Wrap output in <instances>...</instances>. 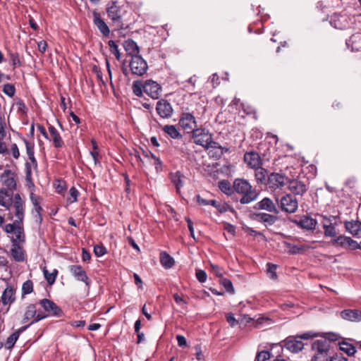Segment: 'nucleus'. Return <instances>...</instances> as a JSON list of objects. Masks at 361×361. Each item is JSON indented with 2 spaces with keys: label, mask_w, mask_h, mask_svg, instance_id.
<instances>
[{
  "label": "nucleus",
  "mask_w": 361,
  "mask_h": 361,
  "mask_svg": "<svg viewBox=\"0 0 361 361\" xmlns=\"http://www.w3.org/2000/svg\"><path fill=\"white\" fill-rule=\"evenodd\" d=\"M233 188L238 193L243 195L240 200L241 204H249L256 200L259 196V192L245 179H236Z\"/></svg>",
  "instance_id": "nucleus-1"
},
{
  "label": "nucleus",
  "mask_w": 361,
  "mask_h": 361,
  "mask_svg": "<svg viewBox=\"0 0 361 361\" xmlns=\"http://www.w3.org/2000/svg\"><path fill=\"white\" fill-rule=\"evenodd\" d=\"M128 6L124 4H120L117 1H110L106 5V13L112 23L123 29L125 27L123 23L125 16L127 13Z\"/></svg>",
  "instance_id": "nucleus-2"
},
{
  "label": "nucleus",
  "mask_w": 361,
  "mask_h": 361,
  "mask_svg": "<svg viewBox=\"0 0 361 361\" xmlns=\"http://www.w3.org/2000/svg\"><path fill=\"white\" fill-rule=\"evenodd\" d=\"M308 171H305L304 166L300 170L301 172L299 175V180H295V195H302L307 190L308 180L313 178L316 176L317 169L313 164H309L305 167Z\"/></svg>",
  "instance_id": "nucleus-3"
},
{
  "label": "nucleus",
  "mask_w": 361,
  "mask_h": 361,
  "mask_svg": "<svg viewBox=\"0 0 361 361\" xmlns=\"http://www.w3.org/2000/svg\"><path fill=\"white\" fill-rule=\"evenodd\" d=\"M312 349L314 351V355L312 358V361L330 360L331 357L329 355V341L326 339L316 340L312 344Z\"/></svg>",
  "instance_id": "nucleus-4"
},
{
  "label": "nucleus",
  "mask_w": 361,
  "mask_h": 361,
  "mask_svg": "<svg viewBox=\"0 0 361 361\" xmlns=\"http://www.w3.org/2000/svg\"><path fill=\"white\" fill-rule=\"evenodd\" d=\"M288 183H291V179L282 171L271 173L268 176L267 187L271 190L281 188Z\"/></svg>",
  "instance_id": "nucleus-5"
},
{
  "label": "nucleus",
  "mask_w": 361,
  "mask_h": 361,
  "mask_svg": "<svg viewBox=\"0 0 361 361\" xmlns=\"http://www.w3.org/2000/svg\"><path fill=\"white\" fill-rule=\"evenodd\" d=\"M47 317L48 314H46L43 311L37 309V304H30L25 308L23 322H27L29 320L32 319L30 324H33L47 318Z\"/></svg>",
  "instance_id": "nucleus-6"
},
{
  "label": "nucleus",
  "mask_w": 361,
  "mask_h": 361,
  "mask_svg": "<svg viewBox=\"0 0 361 361\" xmlns=\"http://www.w3.org/2000/svg\"><path fill=\"white\" fill-rule=\"evenodd\" d=\"M129 66L132 74L138 76L145 74L148 69L146 61L141 56H134L131 58Z\"/></svg>",
  "instance_id": "nucleus-7"
},
{
  "label": "nucleus",
  "mask_w": 361,
  "mask_h": 361,
  "mask_svg": "<svg viewBox=\"0 0 361 361\" xmlns=\"http://www.w3.org/2000/svg\"><path fill=\"white\" fill-rule=\"evenodd\" d=\"M69 271L77 281L85 283L88 292L90 289L92 281L87 276L85 269L80 265H71Z\"/></svg>",
  "instance_id": "nucleus-8"
},
{
  "label": "nucleus",
  "mask_w": 361,
  "mask_h": 361,
  "mask_svg": "<svg viewBox=\"0 0 361 361\" xmlns=\"http://www.w3.org/2000/svg\"><path fill=\"white\" fill-rule=\"evenodd\" d=\"M38 304L44 309V312L46 314L52 315L55 317H61L63 311L59 306L55 302L49 299H42L39 301Z\"/></svg>",
  "instance_id": "nucleus-9"
},
{
  "label": "nucleus",
  "mask_w": 361,
  "mask_h": 361,
  "mask_svg": "<svg viewBox=\"0 0 361 361\" xmlns=\"http://www.w3.org/2000/svg\"><path fill=\"white\" fill-rule=\"evenodd\" d=\"M11 205L13 206L16 222L23 223L25 215V202L19 194L17 193L14 195Z\"/></svg>",
  "instance_id": "nucleus-10"
},
{
  "label": "nucleus",
  "mask_w": 361,
  "mask_h": 361,
  "mask_svg": "<svg viewBox=\"0 0 361 361\" xmlns=\"http://www.w3.org/2000/svg\"><path fill=\"white\" fill-rule=\"evenodd\" d=\"M179 125L188 133H192L197 127L195 116L190 113H182L179 120Z\"/></svg>",
  "instance_id": "nucleus-11"
},
{
  "label": "nucleus",
  "mask_w": 361,
  "mask_h": 361,
  "mask_svg": "<svg viewBox=\"0 0 361 361\" xmlns=\"http://www.w3.org/2000/svg\"><path fill=\"white\" fill-rule=\"evenodd\" d=\"M30 199L34 207L32 210V214L33 215L35 222L40 225L42 221V212L43 211L40 204L42 198L33 192H31L30 195Z\"/></svg>",
  "instance_id": "nucleus-12"
},
{
  "label": "nucleus",
  "mask_w": 361,
  "mask_h": 361,
  "mask_svg": "<svg viewBox=\"0 0 361 361\" xmlns=\"http://www.w3.org/2000/svg\"><path fill=\"white\" fill-rule=\"evenodd\" d=\"M156 111L161 118H169L173 113L171 104L164 99H161L157 102Z\"/></svg>",
  "instance_id": "nucleus-13"
},
{
  "label": "nucleus",
  "mask_w": 361,
  "mask_h": 361,
  "mask_svg": "<svg viewBox=\"0 0 361 361\" xmlns=\"http://www.w3.org/2000/svg\"><path fill=\"white\" fill-rule=\"evenodd\" d=\"M192 133L194 142L203 147L209 143L207 141L212 135L208 130L202 128L195 129Z\"/></svg>",
  "instance_id": "nucleus-14"
},
{
  "label": "nucleus",
  "mask_w": 361,
  "mask_h": 361,
  "mask_svg": "<svg viewBox=\"0 0 361 361\" xmlns=\"http://www.w3.org/2000/svg\"><path fill=\"white\" fill-rule=\"evenodd\" d=\"M161 92V85L152 80H147L145 82L144 92L153 99L159 97Z\"/></svg>",
  "instance_id": "nucleus-15"
},
{
  "label": "nucleus",
  "mask_w": 361,
  "mask_h": 361,
  "mask_svg": "<svg viewBox=\"0 0 361 361\" xmlns=\"http://www.w3.org/2000/svg\"><path fill=\"white\" fill-rule=\"evenodd\" d=\"M93 24L97 27L99 32L104 37H109L110 35V29L104 20L101 17L100 13L97 11H92Z\"/></svg>",
  "instance_id": "nucleus-16"
},
{
  "label": "nucleus",
  "mask_w": 361,
  "mask_h": 361,
  "mask_svg": "<svg viewBox=\"0 0 361 361\" xmlns=\"http://www.w3.org/2000/svg\"><path fill=\"white\" fill-rule=\"evenodd\" d=\"M330 24L336 29L343 30L348 27L349 23L346 16L334 13L331 17Z\"/></svg>",
  "instance_id": "nucleus-17"
},
{
  "label": "nucleus",
  "mask_w": 361,
  "mask_h": 361,
  "mask_svg": "<svg viewBox=\"0 0 361 361\" xmlns=\"http://www.w3.org/2000/svg\"><path fill=\"white\" fill-rule=\"evenodd\" d=\"M244 161L252 169L259 168L262 164L260 156L258 153L255 152H246L244 155Z\"/></svg>",
  "instance_id": "nucleus-18"
},
{
  "label": "nucleus",
  "mask_w": 361,
  "mask_h": 361,
  "mask_svg": "<svg viewBox=\"0 0 361 361\" xmlns=\"http://www.w3.org/2000/svg\"><path fill=\"white\" fill-rule=\"evenodd\" d=\"M16 289L11 286H7L3 291L0 302L4 305H11L16 300Z\"/></svg>",
  "instance_id": "nucleus-19"
},
{
  "label": "nucleus",
  "mask_w": 361,
  "mask_h": 361,
  "mask_svg": "<svg viewBox=\"0 0 361 361\" xmlns=\"http://www.w3.org/2000/svg\"><path fill=\"white\" fill-rule=\"evenodd\" d=\"M255 208L267 210V212L274 213L275 214H278L279 213V209L276 208L273 201L269 197H264L257 202Z\"/></svg>",
  "instance_id": "nucleus-20"
},
{
  "label": "nucleus",
  "mask_w": 361,
  "mask_h": 361,
  "mask_svg": "<svg viewBox=\"0 0 361 361\" xmlns=\"http://www.w3.org/2000/svg\"><path fill=\"white\" fill-rule=\"evenodd\" d=\"M341 317L345 320L358 322L361 321V310L347 309L341 312Z\"/></svg>",
  "instance_id": "nucleus-21"
},
{
  "label": "nucleus",
  "mask_w": 361,
  "mask_h": 361,
  "mask_svg": "<svg viewBox=\"0 0 361 361\" xmlns=\"http://www.w3.org/2000/svg\"><path fill=\"white\" fill-rule=\"evenodd\" d=\"M10 253L14 261L23 262L25 260V254L23 248L15 241L13 243Z\"/></svg>",
  "instance_id": "nucleus-22"
},
{
  "label": "nucleus",
  "mask_w": 361,
  "mask_h": 361,
  "mask_svg": "<svg viewBox=\"0 0 361 361\" xmlns=\"http://www.w3.org/2000/svg\"><path fill=\"white\" fill-rule=\"evenodd\" d=\"M281 211L286 213H293V197L291 195L283 196L279 202Z\"/></svg>",
  "instance_id": "nucleus-23"
},
{
  "label": "nucleus",
  "mask_w": 361,
  "mask_h": 361,
  "mask_svg": "<svg viewBox=\"0 0 361 361\" xmlns=\"http://www.w3.org/2000/svg\"><path fill=\"white\" fill-rule=\"evenodd\" d=\"M317 221L310 216H303L299 221L295 220V224L306 230H314L317 226Z\"/></svg>",
  "instance_id": "nucleus-24"
},
{
  "label": "nucleus",
  "mask_w": 361,
  "mask_h": 361,
  "mask_svg": "<svg viewBox=\"0 0 361 361\" xmlns=\"http://www.w3.org/2000/svg\"><path fill=\"white\" fill-rule=\"evenodd\" d=\"M254 219L265 224L267 226L273 225L277 220V216L267 213H255L253 214Z\"/></svg>",
  "instance_id": "nucleus-25"
},
{
  "label": "nucleus",
  "mask_w": 361,
  "mask_h": 361,
  "mask_svg": "<svg viewBox=\"0 0 361 361\" xmlns=\"http://www.w3.org/2000/svg\"><path fill=\"white\" fill-rule=\"evenodd\" d=\"M49 132L50 134V137H49V140L52 141L54 146L56 148L62 147L64 145V142L58 130L54 126H50L49 127Z\"/></svg>",
  "instance_id": "nucleus-26"
},
{
  "label": "nucleus",
  "mask_w": 361,
  "mask_h": 361,
  "mask_svg": "<svg viewBox=\"0 0 361 361\" xmlns=\"http://www.w3.org/2000/svg\"><path fill=\"white\" fill-rule=\"evenodd\" d=\"M255 178L257 184L265 185L268 184V171L262 166L255 169Z\"/></svg>",
  "instance_id": "nucleus-27"
},
{
  "label": "nucleus",
  "mask_w": 361,
  "mask_h": 361,
  "mask_svg": "<svg viewBox=\"0 0 361 361\" xmlns=\"http://www.w3.org/2000/svg\"><path fill=\"white\" fill-rule=\"evenodd\" d=\"M124 49L127 54L133 58L134 56H140V49L137 43L132 39L125 41L123 44Z\"/></svg>",
  "instance_id": "nucleus-28"
},
{
  "label": "nucleus",
  "mask_w": 361,
  "mask_h": 361,
  "mask_svg": "<svg viewBox=\"0 0 361 361\" xmlns=\"http://www.w3.org/2000/svg\"><path fill=\"white\" fill-rule=\"evenodd\" d=\"M23 142L25 145L26 152H27L28 159H30L32 165L35 168H37V160H36V159L35 157V151H34L35 144H34V142H30V141H28L25 138H23Z\"/></svg>",
  "instance_id": "nucleus-29"
},
{
  "label": "nucleus",
  "mask_w": 361,
  "mask_h": 361,
  "mask_svg": "<svg viewBox=\"0 0 361 361\" xmlns=\"http://www.w3.org/2000/svg\"><path fill=\"white\" fill-rule=\"evenodd\" d=\"M345 228L347 231L354 236L361 234V222L358 221H345Z\"/></svg>",
  "instance_id": "nucleus-30"
},
{
  "label": "nucleus",
  "mask_w": 361,
  "mask_h": 361,
  "mask_svg": "<svg viewBox=\"0 0 361 361\" xmlns=\"http://www.w3.org/2000/svg\"><path fill=\"white\" fill-rule=\"evenodd\" d=\"M315 335L312 334V333H305L303 334H301V335H297V336H295V353H297V352H299L300 350H302L304 345H305V343H302L301 341H299L298 339H300V340H308L311 338H313L314 337Z\"/></svg>",
  "instance_id": "nucleus-31"
},
{
  "label": "nucleus",
  "mask_w": 361,
  "mask_h": 361,
  "mask_svg": "<svg viewBox=\"0 0 361 361\" xmlns=\"http://www.w3.org/2000/svg\"><path fill=\"white\" fill-rule=\"evenodd\" d=\"M184 176L181 173L180 171H178L175 173H170V179L172 183L175 185L176 188V191L178 192H180V190L183 186V178Z\"/></svg>",
  "instance_id": "nucleus-32"
},
{
  "label": "nucleus",
  "mask_w": 361,
  "mask_h": 361,
  "mask_svg": "<svg viewBox=\"0 0 361 361\" xmlns=\"http://www.w3.org/2000/svg\"><path fill=\"white\" fill-rule=\"evenodd\" d=\"M162 130L172 139H181L182 135L174 125H166L162 128Z\"/></svg>",
  "instance_id": "nucleus-33"
},
{
  "label": "nucleus",
  "mask_w": 361,
  "mask_h": 361,
  "mask_svg": "<svg viewBox=\"0 0 361 361\" xmlns=\"http://www.w3.org/2000/svg\"><path fill=\"white\" fill-rule=\"evenodd\" d=\"M210 205L214 207L220 213H225L228 211H232L233 208L226 202H221L215 200H210Z\"/></svg>",
  "instance_id": "nucleus-34"
},
{
  "label": "nucleus",
  "mask_w": 361,
  "mask_h": 361,
  "mask_svg": "<svg viewBox=\"0 0 361 361\" xmlns=\"http://www.w3.org/2000/svg\"><path fill=\"white\" fill-rule=\"evenodd\" d=\"M160 262L166 268H171L174 264V259L166 252H162L160 254Z\"/></svg>",
  "instance_id": "nucleus-35"
},
{
  "label": "nucleus",
  "mask_w": 361,
  "mask_h": 361,
  "mask_svg": "<svg viewBox=\"0 0 361 361\" xmlns=\"http://www.w3.org/2000/svg\"><path fill=\"white\" fill-rule=\"evenodd\" d=\"M12 198L6 190H0V204L9 209L12 204Z\"/></svg>",
  "instance_id": "nucleus-36"
},
{
  "label": "nucleus",
  "mask_w": 361,
  "mask_h": 361,
  "mask_svg": "<svg viewBox=\"0 0 361 361\" xmlns=\"http://www.w3.org/2000/svg\"><path fill=\"white\" fill-rule=\"evenodd\" d=\"M207 142L209 143L207 145H205L204 147L205 149L213 148L216 150H219V152L218 153L217 157H218V158H220L224 154V147L220 145L219 143H218L217 142L213 141L212 135L210 137V140H208Z\"/></svg>",
  "instance_id": "nucleus-37"
},
{
  "label": "nucleus",
  "mask_w": 361,
  "mask_h": 361,
  "mask_svg": "<svg viewBox=\"0 0 361 361\" xmlns=\"http://www.w3.org/2000/svg\"><path fill=\"white\" fill-rule=\"evenodd\" d=\"M144 86L145 82L142 83L140 80H135L133 82L132 89L133 92L137 97H141L142 95V92H144Z\"/></svg>",
  "instance_id": "nucleus-38"
},
{
  "label": "nucleus",
  "mask_w": 361,
  "mask_h": 361,
  "mask_svg": "<svg viewBox=\"0 0 361 361\" xmlns=\"http://www.w3.org/2000/svg\"><path fill=\"white\" fill-rule=\"evenodd\" d=\"M339 345L340 349L345 352L348 355H353L356 352L355 348L348 343L341 342L339 343Z\"/></svg>",
  "instance_id": "nucleus-39"
},
{
  "label": "nucleus",
  "mask_w": 361,
  "mask_h": 361,
  "mask_svg": "<svg viewBox=\"0 0 361 361\" xmlns=\"http://www.w3.org/2000/svg\"><path fill=\"white\" fill-rule=\"evenodd\" d=\"M219 188L221 192L226 195H230L232 193V187L231 183L226 180H220L218 183Z\"/></svg>",
  "instance_id": "nucleus-40"
},
{
  "label": "nucleus",
  "mask_w": 361,
  "mask_h": 361,
  "mask_svg": "<svg viewBox=\"0 0 361 361\" xmlns=\"http://www.w3.org/2000/svg\"><path fill=\"white\" fill-rule=\"evenodd\" d=\"M43 273L44 278L49 284L52 285L54 283L58 274V271L56 269H54L52 273H49L47 269H44Z\"/></svg>",
  "instance_id": "nucleus-41"
},
{
  "label": "nucleus",
  "mask_w": 361,
  "mask_h": 361,
  "mask_svg": "<svg viewBox=\"0 0 361 361\" xmlns=\"http://www.w3.org/2000/svg\"><path fill=\"white\" fill-rule=\"evenodd\" d=\"M349 240L350 237L340 235L333 241V244L344 248H348Z\"/></svg>",
  "instance_id": "nucleus-42"
},
{
  "label": "nucleus",
  "mask_w": 361,
  "mask_h": 361,
  "mask_svg": "<svg viewBox=\"0 0 361 361\" xmlns=\"http://www.w3.org/2000/svg\"><path fill=\"white\" fill-rule=\"evenodd\" d=\"M220 283L225 288L226 290L228 293L231 294L234 293L235 290L231 280L222 277L220 280Z\"/></svg>",
  "instance_id": "nucleus-43"
},
{
  "label": "nucleus",
  "mask_w": 361,
  "mask_h": 361,
  "mask_svg": "<svg viewBox=\"0 0 361 361\" xmlns=\"http://www.w3.org/2000/svg\"><path fill=\"white\" fill-rule=\"evenodd\" d=\"M19 336H18V333H13L10 336L8 337L6 341V343H5V346L7 349H11L16 342L17 341V340L18 339Z\"/></svg>",
  "instance_id": "nucleus-44"
},
{
  "label": "nucleus",
  "mask_w": 361,
  "mask_h": 361,
  "mask_svg": "<svg viewBox=\"0 0 361 361\" xmlns=\"http://www.w3.org/2000/svg\"><path fill=\"white\" fill-rule=\"evenodd\" d=\"M33 291V283L30 280H27L23 283L22 286V294L27 295L30 294Z\"/></svg>",
  "instance_id": "nucleus-45"
},
{
  "label": "nucleus",
  "mask_w": 361,
  "mask_h": 361,
  "mask_svg": "<svg viewBox=\"0 0 361 361\" xmlns=\"http://www.w3.org/2000/svg\"><path fill=\"white\" fill-rule=\"evenodd\" d=\"M267 274L269 277L273 280H276L277 279V274L276 272V265L271 264V263H267Z\"/></svg>",
  "instance_id": "nucleus-46"
},
{
  "label": "nucleus",
  "mask_w": 361,
  "mask_h": 361,
  "mask_svg": "<svg viewBox=\"0 0 361 361\" xmlns=\"http://www.w3.org/2000/svg\"><path fill=\"white\" fill-rule=\"evenodd\" d=\"M108 44L110 47V50L114 54L117 60L121 59V54L118 50V47L114 40H109Z\"/></svg>",
  "instance_id": "nucleus-47"
},
{
  "label": "nucleus",
  "mask_w": 361,
  "mask_h": 361,
  "mask_svg": "<svg viewBox=\"0 0 361 361\" xmlns=\"http://www.w3.org/2000/svg\"><path fill=\"white\" fill-rule=\"evenodd\" d=\"M324 230V235L326 237H334L336 235V228L333 225H324V228H323Z\"/></svg>",
  "instance_id": "nucleus-48"
},
{
  "label": "nucleus",
  "mask_w": 361,
  "mask_h": 361,
  "mask_svg": "<svg viewBox=\"0 0 361 361\" xmlns=\"http://www.w3.org/2000/svg\"><path fill=\"white\" fill-rule=\"evenodd\" d=\"M70 197L68 198V201L70 203H73L78 200V197L79 195L78 190L75 188H71L69 190Z\"/></svg>",
  "instance_id": "nucleus-49"
},
{
  "label": "nucleus",
  "mask_w": 361,
  "mask_h": 361,
  "mask_svg": "<svg viewBox=\"0 0 361 361\" xmlns=\"http://www.w3.org/2000/svg\"><path fill=\"white\" fill-rule=\"evenodd\" d=\"M3 92L8 97H13L15 94L16 89L14 85L8 83L4 85Z\"/></svg>",
  "instance_id": "nucleus-50"
},
{
  "label": "nucleus",
  "mask_w": 361,
  "mask_h": 361,
  "mask_svg": "<svg viewBox=\"0 0 361 361\" xmlns=\"http://www.w3.org/2000/svg\"><path fill=\"white\" fill-rule=\"evenodd\" d=\"M22 223L16 222V220L15 219L13 224H8L5 226V231L7 233H11L16 232V228L19 225H20Z\"/></svg>",
  "instance_id": "nucleus-51"
},
{
  "label": "nucleus",
  "mask_w": 361,
  "mask_h": 361,
  "mask_svg": "<svg viewBox=\"0 0 361 361\" xmlns=\"http://www.w3.org/2000/svg\"><path fill=\"white\" fill-rule=\"evenodd\" d=\"M270 358V353L267 350H262L257 353L255 360L256 361H266Z\"/></svg>",
  "instance_id": "nucleus-52"
},
{
  "label": "nucleus",
  "mask_w": 361,
  "mask_h": 361,
  "mask_svg": "<svg viewBox=\"0 0 361 361\" xmlns=\"http://www.w3.org/2000/svg\"><path fill=\"white\" fill-rule=\"evenodd\" d=\"M94 253L97 257H102L106 253V249L103 245H96L94 246Z\"/></svg>",
  "instance_id": "nucleus-53"
},
{
  "label": "nucleus",
  "mask_w": 361,
  "mask_h": 361,
  "mask_svg": "<svg viewBox=\"0 0 361 361\" xmlns=\"http://www.w3.org/2000/svg\"><path fill=\"white\" fill-rule=\"evenodd\" d=\"M195 276H196L197 279L200 283H204L207 281V273L204 270H202V269L197 270L196 271Z\"/></svg>",
  "instance_id": "nucleus-54"
},
{
  "label": "nucleus",
  "mask_w": 361,
  "mask_h": 361,
  "mask_svg": "<svg viewBox=\"0 0 361 361\" xmlns=\"http://www.w3.org/2000/svg\"><path fill=\"white\" fill-rule=\"evenodd\" d=\"M210 267L212 268V272L219 278L221 279L224 276V271L222 269L216 264H211Z\"/></svg>",
  "instance_id": "nucleus-55"
},
{
  "label": "nucleus",
  "mask_w": 361,
  "mask_h": 361,
  "mask_svg": "<svg viewBox=\"0 0 361 361\" xmlns=\"http://www.w3.org/2000/svg\"><path fill=\"white\" fill-rule=\"evenodd\" d=\"M322 227L324 228V225H329L331 226L334 224L333 221H335L336 219V216H330L329 217H327L326 216H322Z\"/></svg>",
  "instance_id": "nucleus-56"
},
{
  "label": "nucleus",
  "mask_w": 361,
  "mask_h": 361,
  "mask_svg": "<svg viewBox=\"0 0 361 361\" xmlns=\"http://www.w3.org/2000/svg\"><path fill=\"white\" fill-rule=\"evenodd\" d=\"M6 123L4 117L0 114V136L1 138H4L6 136Z\"/></svg>",
  "instance_id": "nucleus-57"
},
{
  "label": "nucleus",
  "mask_w": 361,
  "mask_h": 361,
  "mask_svg": "<svg viewBox=\"0 0 361 361\" xmlns=\"http://www.w3.org/2000/svg\"><path fill=\"white\" fill-rule=\"evenodd\" d=\"M226 321L231 325V326L233 327L238 324V321L234 317L233 314L228 313L226 316Z\"/></svg>",
  "instance_id": "nucleus-58"
},
{
  "label": "nucleus",
  "mask_w": 361,
  "mask_h": 361,
  "mask_svg": "<svg viewBox=\"0 0 361 361\" xmlns=\"http://www.w3.org/2000/svg\"><path fill=\"white\" fill-rule=\"evenodd\" d=\"M11 152L13 158H15L16 159L19 158L20 152H19L18 147L16 143H13L11 145Z\"/></svg>",
  "instance_id": "nucleus-59"
},
{
  "label": "nucleus",
  "mask_w": 361,
  "mask_h": 361,
  "mask_svg": "<svg viewBox=\"0 0 361 361\" xmlns=\"http://www.w3.org/2000/svg\"><path fill=\"white\" fill-rule=\"evenodd\" d=\"M348 248H350L352 250L359 249L361 248V245L358 244L355 240L350 238Z\"/></svg>",
  "instance_id": "nucleus-60"
},
{
  "label": "nucleus",
  "mask_w": 361,
  "mask_h": 361,
  "mask_svg": "<svg viewBox=\"0 0 361 361\" xmlns=\"http://www.w3.org/2000/svg\"><path fill=\"white\" fill-rule=\"evenodd\" d=\"M47 47V43L44 40H42L37 43L38 50L42 54H44L46 51Z\"/></svg>",
  "instance_id": "nucleus-61"
},
{
  "label": "nucleus",
  "mask_w": 361,
  "mask_h": 361,
  "mask_svg": "<svg viewBox=\"0 0 361 361\" xmlns=\"http://www.w3.org/2000/svg\"><path fill=\"white\" fill-rule=\"evenodd\" d=\"M176 340L179 346L183 347L187 345L186 338L183 336L177 335Z\"/></svg>",
  "instance_id": "nucleus-62"
},
{
  "label": "nucleus",
  "mask_w": 361,
  "mask_h": 361,
  "mask_svg": "<svg viewBox=\"0 0 361 361\" xmlns=\"http://www.w3.org/2000/svg\"><path fill=\"white\" fill-rule=\"evenodd\" d=\"M173 299L175 300V302L178 305H187V302H185V300H184L180 296H179L177 293H175L173 295Z\"/></svg>",
  "instance_id": "nucleus-63"
},
{
  "label": "nucleus",
  "mask_w": 361,
  "mask_h": 361,
  "mask_svg": "<svg viewBox=\"0 0 361 361\" xmlns=\"http://www.w3.org/2000/svg\"><path fill=\"white\" fill-rule=\"evenodd\" d=\"M127 240L128 242V243L133 247V249H135L137 252H140V249L139 247V246L137 245V244L135 243V240L129 236L127 238Z\"/></svg>",
  "instance_id": "nucleus-64"
}]
</instances>
